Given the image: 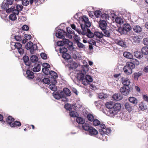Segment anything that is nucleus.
Listing matches in <instances>:
<instances>
[{
  "label": "nucleus",
  "mask_w": 148,
  "mask_h": 148,
  "mask_svg": "<svg viewBox=\"0 0 148 148\" xmlns=\"http://www.w3.org/2000/svg\"><path fill=\"white\" fill-rule=\"evenodd\" d=\"M79 23L82 31L81 34L83 35L87 34L88 37L89 38L94 37V34L92 33L89 29V27L91 26V23L89 21L88 18L85 16H84L79 21Z\"/></svg>",
  "instance_id": "f257e3e1"
},
{
  "label": "nucleus",
  "mask_w": 148,
  "mask_h": 148,
  "mask_svg": "<svg viewBox=\"0 0 148 148\" xmlns=\"http://www.w3.org/2000/svg\"><path fill=\"white\" fill-rule=\"evenodd\" d=\"M111 130L109 128H107L104 124H101L100 125V128H99V133L98 134V137L99 136H101V137L99 136L98 138L100 139H103V137L105 135H107L109 134L111 132Z\"/></svg>",
  "instance_id": "f03ea898"
},
{
  "label": "nucleus",
  "mask_w": 148,
  "mask_h": 148,
  "mask_svg": "<svg viewBox=\"0 0 148 148\" xmlns=\"http://www.w3.org/2000/svg\"><path fill=\"white\" fill-rule=\"evenodd\" d=\"M135 67L134 64L131 62H128L123 68V70L126 74L130 75L132 73V70Z\"/></svg>",
  "instance_id": "7ed1b4c3"
},
{
  "label": "nucleus",
  "mask_w": 148,
  "mask_h": 148,
  "mask_svg": "<svg viewBox=\"0 0 148 148\" xmlns=\"http://www.w3.org/2000/svg\"><path fill=\"white\" fill-rule=\"evenodd\" d=\"M53 95L54 98L57 99H62V101H65L66 99L65 95L63 94L62 91L54 92L53 93Z\"/></svg>",
  "instance_id": "20e7f679"
},
{
  "label": "nucleus",
  "mask_w": 148,
  "mask_h": 148,
  "mask_svg": "<svg viewBox=\"0 0 148 148\" xmlns=\"http://www.w3.org/2000/svg\"><path fill=\"white\" fill-rule=\"evenodd\" d=\"M26 48L28 50L30 49V52L32 54H34V51L36 50L37 49V47L36 44H33L31 42H29L27 43L25 46Z\"/></svg>",
  "instance_id": "39448f33"
},
{
  "label": "nucleus",
  "mask_w": 148,
  "mask_h": 148,
  "mask_svg": "<svg viewBox=\"0 0 148 148\" xmlns=\"http://www.w3.org/2000/svg\"><path fill=\"white\" fill-rule=\"evenodd\" d=\"M120 91L122 94L123 95H128L130 92V87L129 86H123L121 88Z\"/></svg>",
  "instance_id": "423d86ee"
},
{
  "label": "nucleus",
  "mask_w": 148,
  "mask_h": 148,
  "mask_svg": "<svg viewBox=\"0 0 148 148\" xmlns=\"http://www.w3.org/2000/svg\"><path fill=\"white\" fill-rule=\"evenodd\" d=\"M106 21L104 20H100L99 22V26L102 30L107 29V26Z\"/></svg>",
  "instance_id": "0eeeda50"
},
{
  "label": "nucleus",
  "mask_w": 148,
  "mask_h": 148,
  "mask_svg": "<svg viewBox=\"0 0 148 148\" xmlns=\"http://www.w3.org/2000/svg\"><path fill=\"white\" fill-rule=\"evenodd\" d=\"M49 75H50L51 76V78L52 82L54 84H56L57 82L56 79L58 77L57 74L54 71H51Z\"/></svg>",
  "instance_id": "6e6552de"
},
{
  "label": "nucleus",
  "mask_w": 148,
  "mask_h": 148,
  "mask_svg": "<svg viewBox=\"0 0 148 148\" xmlns=\"http://www.w3.org/2000/svg\"><path fill=\"white\" fill-rule=\"evenodd\" d=\"M14 46L15 48H16L18 50V53L20 54H23L24 53V50L22 48V45L19 42L14 43Z\"/></svg>",
  "instance_id": "1a4fd4ad"
},
{
  "label": "nucleus",
  "mask_w": 148,
  "mask_h": 148,
  "mask_svg": "<svg viewBox=\"0 0 148 148\" xmlns=\"http://www.w3.org/2000/svg\"><path fill=\"white\" fill-rule=\"evenodd\" d=\"M118 113V112H117L116 110L113 109V108L110 110H108L107 113H106V115L111 117H113L115 115H117Z\"/></svg>",
  "instance_id": "9d476101"
},
{
  "label": "nucleus",
  "mask_w": 148,
  "mask_h": 148,
  "mask_svg": "<svg viewBox=\"0 0 148 148\" xmlns=\"http://www.w3.org/2000/svg\"><path fill=\"white\" fill-rule=\"evenodd\" d=\"M115 42L116 44L121 47H125L126 46L125 41L123 40H122L121 39H115Z\"/></svg>",
  "instance_id": "9b49d317"
},
{
  "label": "nucleus",
  "mask_w": 148,
  "mask_h": 148,
  "mask_svg": "<svg viewBox=\"0 0 148 148\" xmlns=\"http://www.w3.org/2000/svg\"><path fill=\"white\" fill-rule=\"evenodd\" d=\"M66 33L63 30L60 29V30L56 33V35L57 38H63L64 37V36L66 35Z\"/></svg>",
  "instance_id": "f8f14e48"
},
{
  "label": "nucleus",
  "mask_w": 148,
  "mask_h": 148,
  "mask_svg": "<svg viewBox=\"0 0 148 148\" xmlns=\"http://www.w3.org/2000/svg\"><path fill=\"white\" fill-rule=\"evenodd\" d=\"M103 33V36L110 38L112 33V30L110 29H105L102 30Z\"/></svg>",
  "instance_id": "ddd939ff"
},
{
  "label": "nucleus",
  "mask_w": 148,
  "mask_h": 148,
  "mask_svg": "<svg viewBox=\"0 0 148 148\" xmlns=\"http://www.w3.org/2000/svg\"><path fill=\"white\" fill-rule=\"evenodd\" d=\"M23 9V6L21 5L17 4L16 5L15 8H14V13L17 15H18L20 11L22 10Z\"/></svg>",
  "instance_id": "4468645a"
},
{
  "label": "nucleus",
  "mask_w": 148,
  "mask_h": 148,
  "mask_svg": "<svg viewBox=\"0 0 148 148\" xmlns=\"http://www.w3.org/2000/svg\"><path fill=\"white\" fill-rule=\"evenodd\" d=\"M122 83L124 86H128L130 83V80L127 78L123 77L121 79Z\"/></svg>",
  "instance_id": "2eb2a0df"
},
{
  "label": "nucleus",
  "mask_w": 148,
  "mask_h": 148,
  "mask_svg": "<svg viewBox=\"0 0 148 148\" xmlns=\"http://www.w3.org/2000/svg\"><path fill=\"white\" fill-rule=\"evenodd\" d=\"M123 29L126 34L127 32L130 31L131 29V27L130 25L128 23H125L123 26Z\"/></svg>",
  "instance_id": "dca6fc26"
},
{
  "label": "nucleus",
  "mask_w": 148,
  "mask_h": 148,
  "mask_svg": "<svg viewBox=\"0 0 148 148\" xmlns=\"http://www.w3.org/2000/svg\"><path fill=\"white\" fill-rule=\"evenodd\" d=\"M26 73L27 75L26 77L27 79H32L33 78H34V73L32 71H31L29 70H28L26 71Z\"/></svg>",
  "instance_id": "f3484780"
},
{
  "label": "nucleus",
  "mask_w": 148,
  "mask_h": 148,
  "mask_svg": "<svg viewBox=\"0 0 148 148\" xmlns=\"http://www.w3.org/2000/svg\"><path fill=\"white\" fill-rule=\"evenodd\" d=\"M113 99L116 101H119L122 98V96L120 93H116L113 95Z\"/></svg>",
  "instance_id": "a211bd4d"
},
{
  "label": "nucleus",
  "mask_w": 148,
  "mask_h": 148,
  "mask_svg": "<svg viewBox=\"0 0 148 148\" xmlns=\"http://www.w3.org/2000/svg\"><path fill=\"white\" fill-rule=\"evenodd\" d=\"M123 55L126 58L130 59H132L133 58V55L127 51L124 52L123 53Z\"/></svg>",
  "instance_id": "6ab92c4d"
},
{
  "label": "nucleus",
  "mask_w": 148,
  "mask_h": 148,
  "mask_svg": "<svg viewBox=\"0 0 148 148\" xmlns=\"http://www.w3.org/2000/svg\"><path fill=\"white\" fill-rule=\"evenodd\" d=\"M63 43L64 44L68 45L71 48L73 47V43L69 41L68 39L66 38H63L62 40Z\"/></svg>",
  "instance_id": "aec40b11"
},
{
  "label": "nucleus",
  "mask_w": 148,
  "mask_h": 148,
  "mask_svg": "<svg viewBox=\"0 0 148 148\" xmlns=\"http://www.w3.org/2000/svg\"><path fill=\"white\" fill-rule=\"evenodd\" d=\"M64 107L66 110L71 111L72 109H74V110L76 108L75 106L73 105H71L69 103L66 104L65 105Z\"/></svg>",
  "instance_id": "412c9836"
},
{
  "label": "nucleus",
  "mask_w": 148,
  "mask_h": 148,
  "mask_svg": "<svg viewBox=\"0 0 148 148\" xmlns=\"http://www.w3.org/2000/svg\"><path fill=\"white\" fill-rule=\"evenodd\" d=\"M89 135L92 136L96 135L98 134V132L95 129L92 127H90V129L89 131Z\"/></svg>",
  "instance_id": "4be33fe9"
},
{
  "label": "nucleus",
  "mask_w": 148,
  "mask_h": 148,
  "mask_svg": "<svg viewBox=\"0 0 148 148\" xmlns=\"http://www.w3.org/2000/svg\"><path fill=\"white\" fill-rule=\"evenodd\" d=\"M134 56L137 58H141L143 57V55L140 51H136L134 52Z\"/></svg>",
  "instance_id": "5701e85b"
},
{
  "label": "nucleus",
  "mask_w": 148,
  "mask_h": 148,
  "mask_svg": "<svg viewBox=\"0 0 148 148\" xmlns=\"http://www.w3.org/2000/svg\"><path fill=\"white\" fill-rule=\"evenodd\" d=\"M121 108V105L120 103H116L114 104L113 109L116 110L118 112L120 110Z\"/></svg>",
  "instance_id": "b1692460"
},
{
  "label": "nucleus",
  "mask_w": 148,
  "mask_h": 148,
  "mask_svg": "<svg viewBox=\"0 0 148 148\" xmlns=\"http://www.w3.org/2000/svg\"><path fill=\"white\" fill-rule=\"evenodd\" d=\"M142 74V72L141 71H139L138 72L134 73L133 74L134 79L135 80H138V77L141 76Z\"/></svg>",
  "instance_id": "393cba45"
},
{
  "label": "nucleus",
  "mask_w": 148,
  "mask_h": 148,
  "mask_svg": "<svg viewBox=\"0 0 148 148\" xmlns=\"http://www.w3.org/2000/svg\"><path fill=\"white\" fill-rule=\"evenodd\" d=\"M129 100L130 102L135 105L137 104L138 100L137 99L134 97H130L129 98Z\"/></svg>",
  "instance_id": "a878e982"
},
{
  "label": "nucleus",
  "mask_w": 148,
  "mask_h": 148,
  "mask_svg": "<svg viewBox=\"0 0 148 148\" xmlns=\"http://www.w3.org/2000/svg\"><path fill=\"white\" fill-rule=\"evenodd\" d=\"M83 73H81L78 75L77 78L79 80H82L83 79H85V74L86 71L83 70Z\"/></svg>",
  "instance_id": "bb28decb"
},
{
  "label": "nucleus",
  "mask_w": 148,
  "mask_h": 148,
  "mask_svg": "<svg viewBox=\"0 0 148 148\" xmlns=\"http://www.w3.org/2000/svg\"><path fill=\"white\" fill-rule=\"evenodd\" d=\"M82 128L84 130L88 131H89V130L90 129V127H91L89 126L88 124L86 123H84L82 125Z\"/></svg>",
  "instance_id": "cd10ccee"
},
{
  "label": "nucleus",
  "mask_w": 148,
  "mask_h": 148,
  "mask_svg": "<svg viewBox=\"0 0 148 148\" xmlns=\"http://www.w3.org/2000/svg\"><path fill=\"white\" fill-rule=\"evenodd\" d=\"M103 36V34L101 32H95L94 33V37L100 38H102Z\"/></svg>",
  "instance_id": "c85d7f7f"
},
{
  "label": "nucleus",
  "mask_w": 148,
  "mask_h": 148,
  "mask_svg": "<svg viewBox=\"0 0 148 148\" xmlns=\"http://www.w3.org/2000/svg\"><path fill=\"white\" fill-rule=\"evenodd\" d=\"M63 94L65 95L69 96L71 95V92L70 90L67 88H64L63 89Z\"/></svg>",
  "instance_id": "c756f323"
},
{
  "label": "nucleus",
  "mask_w": 148,
  "mask_h": 148,
  "mask_svg": "<svg viewBox=\"0 0 148 148\" xmlns=\"http://www.w3.org/2000/svg\"><path fill=\"white\" fill-rule=\"evenodd\" d=\"M123 17L126 20H130L131 19V14L126 12L123 15Z\"/></svg>",
  "instance_id": "7c9ffc66"
},
{
  "label": "nucleus",
  "mask_w": 148,
  "mask_h": 148,
  "mask_svg": "<svg viewBox=\"0 0 148 148\" xmlns=\"http://www.w3.org/2000/svg\"><path fill=\"white\" fill-rule=\"evenodd\" d=\"M133 30L136 32H140L142 31V28L138 25L134 26L133 28Z\"/></svg>",
  "instance_id": "2f4dec72"
},
{
  "label": "nucleus",
  "mask_w": 148,
  "mask_h": 148,
  "mask_svg": "<svg viewBox=\"0 0 148 148\" xmlns=\"http://www.w3.org/2000/svg\"><path fill=\"white\" fill-rule=\"evenodd\" d=\"M114 105V103L112 101L107 102L106 104V107L108 109V110H110L113 108Z\"/></svg>",
  "instance_id": "473e14b6"
},
{
  "label": "nucleus",
  "mask_w": 148,
  "mask_h": 148,
  "mask_svg": "<svg viewBox=\"0 0 148 148\" xmlns=\"http://www.w3.org/2000/svg\"><path fill=\"white\" fill-rule=\"evenodd\" d=\"M51 84L49 85V88L51 90L53 91H55L57 90V88L56 86L55 85L56 84H54L51 81Z\"/></svg>",
  "instance_id": "72a5a7b5"
},
{
  "label": "nucleus",
  "mask_w": 148,
  "mask_h": 148,
  "mask_svg": "<svg viewBox=\"0 0 148 148\" xmlns=\"http://www.w3.org/2000/svg\"><path fill=\"white\" fill-rule=\"evenodd\" d=\"M14 11V13H12L9 16V18L10 20L12 21H14L16 20L17 19L16 15L17 14H16Z\"/></svg>",
  "instance_id": "f704fd0d"
},
{
  "label": "nucleus",
  "mask_w": 148,
  "mask_h": 148,
  "mask_svg": "<svg viewBox=\"0 0 148 148\" xmlns=\"http://www.w3.org/2000/svg\"><path fill=\"white\" fill-rule=\"evenodd\" d=\"M141 51L144 55H148V47L145 46L143 47L141 49Z\"/></svg>",
  "instance_id": "c9c22d12"
},
{
  "label": "nucleus",
  "mask_w": 148,
  "mask_h": 148,
  "mask_svg": "<svg viewBox=\"0 0 148 148\" xmlns=\"http://www.w3.org/2000/svg\"><path fill=\"white\" fill-rule=\"evenodd\" d=\"M77 66L78 65L77 63L75 62H73L70 64L69 67L72 69H75Z\"/></svg>",
  "instance_id": "e433bc0d"
},
{
  "label": "nucleus",
  "mask_w": 148,
  "mask_h": 148,
  "mask_svg": "<svg viewBox=\"0 0 148 148\" xmlns=\"http://www.w3.org/2000/svg\"><path fill=\"white\" fill-rule=\"evenodd\" d=\"M41 65L38 64H37V65L35 66L33 69V71L34 72H38L40 70Z\"/></svg>",
  "instance_id": "4c0bfd02"
},
{
  "label": "nucleus",
  "mask_w": 148,
  "mask_h": 148,
  "mask_svg": "<svg viewBox=\"0 0 148 148\" xmlns=\"http://www.w3.org/2000/svg\"><path fill=\"white\" fill-rule=\"evenodd\" d=\"M89 44L91 45H90L89 46V48L90 49L92 50L93 48V47L92 45H95L96 44L95 42L93 40L91 39L89 41H88Z\"/></svg>",
  "instance_id": "58836bf2"
},
{
  "label": "nucleus",
  "mask_w": 148,
  "mask_h": 148,
  "mask_svg": "<svg viewBox=\"0 0 148 148\" xmlns=\"http://www.w3.org/2000/svg\"><path fill=\"white\" fill-rule=\"evenodd\" d=\"M21 125V123L18 121H16L14 123H10V126L11 127H15L16 126H20Z\"/></svg>",
  "instance_id": "ea45409f"
},
{
  "label": "nucleus",
  "mask_w": 148,
  "mask_h": 148,
  "mask_svg": "<svg viewBox=\"0 0 148 148\" xmlns=\"http://www.w3.org/2000/svg\"><path fill=\"white\" fill-rule=\"evenodd\" d=\"M23 60L26 65L28 66L30 65L29 63L28 62L29 61V58L28 56H24L23 58Z\"/></svg>",
  "instance_id": "a19ab883"
},
{
  "label": "nucleus",
  "mask_w": 148,
  "mask_h": 148,
  "mask_svg": "<svg viewBox=\"0 0 148 148\" xmlns=\"http://www.w3.org/2000/svg\"><path fill=\"white\" fill-rule=\"evenodd\" d=\"M76 121L78 123L82 124L84 123L85 122L84 120L83 119L80 117H78L77 118Z\"/></svg>",
  "instance_id": "79ce46f5"
},
{
  "label": "nucleus",
  "mask_w": 148,
  "mask_h": 148,
  "mask_svg": "<svg viewBox=\"0 0 148 148\" xmlns=\"http://www.w3.org/2000/svg\"><path fill=\"white\" fill-rule=\"evenodd\" d=\"M70 115L72 117H77L78 115V114L75 111L71 110L70 112Z\"/></svg>",
  "instance_id": "37998d69"
},
{
  "label": "nucleus",
  "mask_w": 148,
  "mask_h": 148,
  "mask_svg": "<svg viewBox=\"0 0 148 148\" xmlns=\"http://www.w3.org/2000/svg\"><path fill=\"white\" fill-rule=\"evenodd\" d=\"M1 8L2 9L4 10V11L6 10L8 8V5L4 1L1 5Z\"/></svg>",
  "instance_id": "c03bdc74"
},
{
  "label": "nucleus",
  "mask_w": 148,
  "mask_h": 148,
  "mask_svg": "<svg viewBox=\"0 0 148 148\" xmlns=\"http://www.w3.org/2000/svg\"><path fill=\"white\" fill-rule=\"evenodd\" d=\"M14 120V118H12L11 116H9L7 119L6 120V122L10 125V123H12V121H13Z\"/></svg>",
  "instance_id": "a18cd8bd"
},
{
  "label": "nucleus",
  "mask_w": 148,
  "mask_h": 148,
  "mask_svg": "<svg viewBox=\"0 0 148 148\" xmlns=\"http://www.w3.org/2000/svg\"><path fill=\"white\" fill-rule=\"evenodd\" d=\"M38 60V57L35 55H32L30 58L31 61L33 62H36Z\"/></svg>",
  "instance_id": "49530a36"
},
{
  "label": "nucleus",
  "mask_w": 148,
  "mask_h": 148,
  "mask_svg": "<svg viewBox=\"0 0 148 148\" xmlns=\"http://www.w3.org/2000/svg\"><path fill=\"white\" fill-rule=\"evenodd\" d=\"M125 106L126 109L128 111L130 112L132 110V108L128 103H126L125 104Z\"/></svg>",
  "instance_id": "de8ad7c7"
},
{
  "label": "nucleus",
  "mask_w": 148,
  "mask_h": 148,
  "mask_svg": "<svg viewBox=\"0 0 148 148\" xmlns=\"http://www.w3.org/2000/svg\"><path fill=\"white\" fill-rule=\"evenodd\" d=\"M93 121V124L95 126H98L99 125L100 127V125L101 124H100V121L97 119H94Z\"/></svg>",
  "instance_id": "09e8293b"
},
{
  "label": "nucleus",
  "mask_w": 148,
  "mask_h": 148,
  "mask_svg": "<svg viewBox=\"0 0 148 148\" xmlns=\"http://www.w3.org/2000/svg\"><path fill=\"white\" fill-rule=\"evenodd\" d=\"M71 27L73 29L75 30L79 34H80L81 33H82V31L80 29H79L78 28H76L75 25L74 24H72L71 25Z\"/></svg>",
  "instance_id": "8fccbe9b"
},
{
  "label": "nucleus",
  "mask_w": 148,
  "mask_h": 148,
  "mask_svg": "<svg viewBox=\"0 0 148 148\" xmlns=\"http://www.w3.org/2000/svg\"><path fill=\"white\" fill-rule=\"evenodd\" d=\"M0 14L1 18L3 19L5 18L7 16V15L5 13V11H0Z\"/></svg>",
  "instance_id": "3c124183"
},
{
  "label": "nucleus",
  "mask_w": 148,
  "mask_h": 148,
  "mask_svg": "<svg viewBox=\"0 0 148 148\" xmlns=\"http://www.w3.org/2000/svg\"><path fill=\"white\" fill-rule=\"evenodd\" d=\"M14 8L15 7L14 6H12L11 7L9 8V6H8V8L6 10V12L8 13H10L11 12H12V13H14Z\"/></svg>",
  "instance_id": "603ef678"
},
{
  "label": "nucleus",
  "mask_w": 148,
  "mask_h": 148,
  "mask_svg": "<svg viewBox=\"0 0 148 148\" xmlns=\"http://www.w3.org/2000/svg\"><path fill=\"white\" fill-rule=\"evenodd\" d=\"M62 57L65 59L68 60L70 58L71 56L69 54L66 53L62 54Z\"/></svg>",
  "instance_id": "864d4df0"
},
{
  "label": "nucleus",
  "mask_w": 148,
  "mask_h": 148,
  "mask_svg": "<svg viewBox=\"0 0 148 148\" xmlns=\"http://www.w3.org/2000/svg\"><path fill=\"white\" fill-rule=\"evenodd\" d=\"M49 68H42V71L44 73L47 75H48L50 73V71L48 69Z\"/></svg>",
  "instance_id": "5fc2aeb1"
},
{
  "label": "nucleus",
  "mask_w": 148,
  "mask_h": 148,
  "mask_svg": "<svg viewBox=\"0 0 148 148\" xmlns=\"http://www.w3.org/2000/svg\"><path fill=\"white\" fill-rule=\"evenodd\" d=\"M60 52L63 54L64 53H66L67 51V49L66 48L64 47H60L59 48Z\"/></svg>",
  "instance_id": "6e6d98bb"
},
{
  "label": "nucleus",
  "mask_w": 148,
  "mask_h": 148,
  "mask_svg": "<svg viewBox=\"0 0 148 148\" xmlns=\"http://www.w3.org/2000/svg\"><path fill=\"white\" fill-rule=\"evenodd\" d=\"M115 21L116 23L121 24L123 23V21L121 18L117 17L115 19Z\"/></svg>",
  "instance_id": "4d7b16f0"
},
{
  "label": "nucleus",
  "mask_w": 148,
  "mask_h": 148,
  "mask_svg": "<svg viewBox=\"0 0 148 148\" xmlns=\"http://www.w3.org/2000/svg\"><path fill=\"white\" fill-rule=\"evenodd\" d=\"M76 44L79 48L84 49L85 48V45L79 42L76 43Z\"/></svg>",
  "instance_id": "13d9d810"
},
{
  "label": "nucleus",
  "mask_w": 148,
  "mask_h": 148,
  "mask_svg": "<svg viewBox=\"0 0 148 148\" xmlns=\"http://www.w3.org/2000/svg\"><path fill=\"white\" fill-rule=\"evenodd\" d=\"M94 14L97 18H98L101 16V12L100 11H96L94 13Z\"/></svg>",
  "instance_id": "bf43d9fd"
},
{
  "label": "nucleus",
  "mask_w": 148,
  "mask_h": 148,
  "mask_svg": "<svg viewBox=\"0 0 148 148\" xmlns=\"http://www.w3.org/2000/svg\"><path fill=\"white\" fill-rule=\"evenodd\" d=\"M85 79L89 83L90 82H91L92 81V77L89 75H86V76Z\"/></svg>",
  "instance_id": "052dcab7"
},
{
  "label": "nucleus",
  "mask_w": 148,
  "mask_h": 148,
  "mask_svg": "<svg viewBox=\"0 0 148 148\" xmlns=\"http://www.w3.org/2000/svg\"><path fill=\"white\" fill-rule=\"evenodd\" d=\"M101 18L107 20V19H109V16L108 14H103L101 16Z\"/></svg>",
  "instance_id": "680f3d73"
},
{
  "label": "nucleus",
  "mask_w": 148,
  "mask_h": 148,
  "mask_svg": "<svg viewBox=\"0 0 148 148\" xmlns=\"http://www.w3.org/2000/svg\"><path fill=\"white\" fill-rule=\"evenodd\" d=\"M99 97L100 99H104L107 97V96L106 94L101 93L99 95Z\"/></svg>",
  "instance_id": "e2e57ef3"
},
{
  "label": "nucleus",
  "mask_w": 148,
  "mask_h": 148,
  "mask_svg": "<svg viewBox=\"0 0 148 148\" xmlns=\"http://www.w3.org/2000/svg\"><path fill=\"white\" fill-rule=\"evenodd\" d=\"M88 120L91 121H92L94 119V117L91 114H88L87 115Z\"/></svg>",
  "instance_id": "0e129e2a"
},
{
  "label": "nucleus",
  "mask_w": 148,
  "mask_h": 148,
  "mask_svg": "<svg viewBox=\"0 0 148 148\" xmlns=\"http://www.w3.org/2000/svg\"><path fill=\"white\" fill-rule=\"evenodd\" d=\"M118 31L121 34H126V33L122 28L120 27L118 28Z\"/></svg>",
  "instance_id": "69168bd1"
},
{
  "label": "nucleus",
  "mask_w": 148,
  "mask_h": 148,
  "mask_svg": "<svg viewBox=\"0 0 148 148\" xmlns=\"http://www.w3.org/2000/svg\"><path fill=\"white\" fill-rule=\"evenodd\" d=\"M21 1H22V4L23 5L25 6H27V5L29 3V1L28 0H21Z\"/></svg>",
  "instance_id": "338daca9"
},
{
  "label": "nucleus",
  "mask_w": 148,
  "mask_h": 148,
  "mask_svg": "<svg viewBox=\"0 0 148 148\" xmlns=\"http://www.w3.org/2000/svg\"><path fill=\"white\" fill-rule=\"evenodd\" d=\"M143 44L145 45H148V38H144L143 41Z\"/></svg>",
  "instance_id": "774afa93"
}]
</instances>
